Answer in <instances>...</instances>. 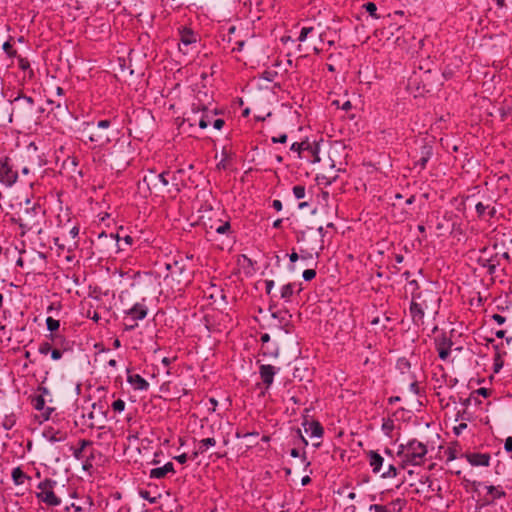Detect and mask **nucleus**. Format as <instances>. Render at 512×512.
<instances>
[{"mask_svg":"<svg viewBox=\"0 0 512 512\" xmlns=\"http://www.w3.org/2000/svg\"><path fill=\"white\" fill-rule=\"evenodd\" d=\"M427 446L416 440H409L406 444H400L397 455L402 460V466H419L425 461Z\"/></svg>","mask_w":512,"mask_h":512,"instance_id":"obj_1","label":"nucleus"},{"mask_svg":"<svg viewBox=\"0 0 512 512\" xmlns=\"http://www.w3.org/2000/svg\"><path fill=\"white\" fill-rule=\"evenodd\" d=\"M43 219V211L40 206L33 205L32 207L24 208L15 220L18 223L21 234L25 235L28 232H35L40 234L42 231L41 221Z\"/></svg>","mask_w":512,"mask_h":512,"instance_id":"obj_2","label":"nucleus"},{"mask_svg":"<svg viewBox=\"0 0 512 512\" xmlns=\"http://www.w3.org/2000/svg\"><path fill=\"white\" fill-rule=\"evenodd\" d=\"M10 102L13 105L10 121L14 115L23 120H31L36 113L43 112L42 108L36 109L35 101L31 96L19 93Z\"/></svg>","mask_w":512,"mask_h":512,"instance_id":"obj_3","label":"nucleus"},{"mask_svg":"<svg viewBox=\"0 0 512 512\" xmlns=\"http://www.w3.org/2000/svg\"><path fill=\"white\" fill-rule=\"evenodd\" d=\"M111 126L110 120H100L93 126L91 123H86L85 130L90 129L88 139L91 142H94L99 147H104L111 142V138L108 132L109 127Z\"/></svg>","mask_w":512,"mask_h":512,"instance_id":"obj_4","label":"nucleus"},{"mask_svg":"<svg viewBox=\"0 0 512 512\" xmlns=\"http://www.w3.org/2000/svg\"><path fill=\"white\" fill-rule=\"evenodd\" d=\"M57 482L53 479L46 478L37 485L39 492L36 497L47 506L55 507L61 504V499L54 493Z\"/></svg>","mask_w":512,"mask_h":512,"instance_id":"obj_5","label":"nucleus"},{"mask_svg":"<svg viewBox=\"0 0 512 512\" xmlns=\"http://www.w3.org/2000/svg\"><path fill=\"white\" fill-rule=\"evenodd\" d=\"M412 296H415L417 303L420 305V307L423 308V310L426 311V313L437 314L440 304V297L435 291L425 290L417 293L413 292Z\"/></svg>","mask_w":512,"mask_h":512,"instance_id":"obj_6","label":"nucleus"},{"mask_svg":"<svg viewBox=\"0 0 512 512\" xmlns=\"http://www.w3.org/2000/svg\"><path fill=\"white\" fill-rule=\"evenodd\" d=\"M165 268L168 273L165 275V280L171 279L178 285H186L190 282L189 274L182 261H173L166 263Z\"/></svg>","mask_w":512,"mask_h":512,"instance_id":"obj_7","label":"nucleus"},{"mask_svg":"<svg viewBox=\"0 0 512 512\" xmlns=\"http://www.w3.org/2000/svg\"><path fill=\"white\" fill-rule=\"evenodd\" d=\"M18 179V173L8 157L0 158V183L6 187H12Z\"/></svg>","mask_w":512,"mask_h":512,"instance_id":"obj_8","label":"nucleus"},{"mask_svg":"<svg viewBox=\"0 0 512 512\" xmlns=\"http://www.w3.org/2000/svg\"><path fill=\"white\" fill-rule=\"evenodd\" d=\"M477 216L480 219L490 220L497 216V202L491 197H487L484 201H480L475 205Z\"/></svg>","mask_w":512,"mask_h":512,"instance_id":"obj_9","label":"nucleus"},{"mask_svg":"<svg viewBox=\"0 0 512 512\" xmlns=\"http://www.w3.org/2000/svg\"><path fill=\"white\" fill-rule=\"evenodd\" d=\"M142 182L149 190L166 187L169 184V181L166 178V172L156 174L153 171H150L149 174L145 175Z\"/></svg>","mask_w":512,"mask_h":512,"instance_id":"obj_10","label":"nucleus"},{"mask_svg":"<svg viewBox=\"0 0 512 512\" xmlns=\"http://www.w3.org/2000/svg\"><path fill=\"white\" fill-rule=\"evenodd\" d=\"M280 368H277L270 364H261L259 366V375L265 385V389L268 390L274 382L275 375L279 372Z\"/></svg>","mask_w":512,"mask_h":512,"instance_id":"obj_11","label":"nucleus"},{"mask_svg":"<svg viewBox=\"0 0 512 512\" xmlns=\"http://www.w3.org/2000/svg\"><path fill=\"white\" fill-rule=\"evenodd\" d=\"M472 466L487 467L490 465L491 456L488 453H466L463 455Z\"/></svg>","mask_w":512,"mask_h":512,"instance_id":"obj_12","label":"nucleus"},{"mask_svg":"<svg viewBox=\"0 0 512 512\" xmlns=\"http://www.w3.org/2000/svg\"><path fill=\"white\" fill-rule=\"evenodd\" d=\"M410 315L414 325L422 326L424 324V317L426 315V311L423 310L422 307L417 303L415 296H412L411 304H410Z\"/></svg>","mask_w":512,"mask_h":512,"instance_id":"obj_13","label":"nucleus"},{"mask_svg":"<svg viewBox=\"0 0 512 512\" xmlns=\"http://www.w3.org/2000/svg\"><path fill=\"white\" fill-rule=\"evenodd\" d=\"M272 317L278 320V327L285 331V333H290V318L291 315L286 311H277L272 313Z\"/></svg>","mask_w":512,"mask_h":512,"instance_id":"obj_14","label":"nucleus"},{"mask_svg":"<svg viewBox=\"0 0 512 512\" xmlns=\"http://www.w3.org/2000/svg\"><path fill=\"white\" fill-rule=\"evenodd\" d=\"M127 382L135 390L146 391L149 388V383L139 374H129Z\"/></svg>","mask_w":512,"mask_h":512,"instance_id":"obj_15","label":"nucleus"},{"mask_svg":"<svg viewBox=\"0 0 512 512\" xmlns=\"http://www.w3.org/2000/svg\"><path fill=\"white\" fill-rule=\"evenodd\" d=\"M174 472V465L172 462H167L162 467L153 468L150 470L149 477L152 479L164 478L168 473Z\"/></svg>","mask_w":512,"mask_h":512,"instance_id":"obj_16","label":"nucleus"},{"mask_svg":"<svg viewBox=\"0 0 512 512\" xmlns=\"http://www.w3.org/2000/svg\"><path fill=\"white\" fill-rule=\"evenodd\" d=\"M367 457L369 460V465L372 468V471L374 473H379L383 466L384 458L379 453L373 450H370L367 453Z\"/></svg>","mask_w":512,"mask_h":512,"instance_id":"obj_17","label":"nucleus"},{"mask_svg":"<svg viewBox=\"0 0 512 512\" xmlns=\"http://www.w3.org/2000/svg\"><path fill=\"white\" fill-rule=\"evenodd\" d=\"M147 311L148 310L145 305L136 303L127 311V314L131 317L132 320L139 321L146 317Z\"/></svg>","mask_w":512,"mask_h":512,"instance_id":"obj_18","label":"nucleus"},{"mask_svg":"<svg viewBox=\"0 0 512 512\" xmlns=\"http://www.w3.org/2000/svg\"><path fill=\"white\" fill-rule=\"evenodd\" d=\"M33 407L38 411H43V416L45 420L49 419L50 413L53 411L52 408L45 407V399L41 395L33 399Z\"/></svg>","mask_w":512,"mask_h":512,"instance_id":"obj_19","label":"nucleus"},{"mask_svg":"<svg viewBox=\"0 0 512 512\" xmlns=\"http://www.w3.org/2000/svg\"><path fill=\"white\" fill-rule=\"evenodd\" d=\"M43 437L50 443L62 442L66 439V434L60 431H44Z\"/></svg>","mask_w":512,"mask_h":512,"instance_id":"obj_20","label":"nucleus"},{"mask_svg":"<svg viewBox=\"0 0 512 512\" xmlns=\"http://www.w3.org/2000/svg\"><path fill=\"white\" fill-rule=\"evenodd\" d=\"M487 493L491 495V502L497 499L504 498L506 496L505 491L501 486L487 485L485 486Z\"/></svg>","mask_w":512,"mask_h":512,"instance_id":"obj_21","label":"nucleus"},{"mask_svg":"<svg viewBox=\"0 0 512 512\" xmlns=\"http://www.w3.org/2000/svg\"><path fill=\"white\" fill-rule=\"evenodd\" d=\"M305 431L309 433L310 437L320 438L323 435V428L318 422H311L308 424V428Z\"/></svg>","mask_w":512,"mask_h":512,"instance_id":"obj_22","label":"nucleus"},{"mask_svg":"<svg viewBox=\"0 0 512 512\" xmlns=\"http://www.w3.org/2000/svg\"><path fill=\"white\" fill-rule=\"evenodd\" d=\"M11 477L15 485H22L26 479H29L20 467H15L12 470Z\"/></svg>","mask_w":512,"mask_h":512,"instance_id":"obj_23","label":"nucleus"},{"mask_svg":"<svg viewBox=\"0 0 512 512\" xmlns=\"http://www.w3.org/2000/svg\"><path fill=\"white\" fill-rule=\"evenodd\" d=\"M90 444H91L90 441L82 439L79 442L80 446L78 448L71 447L70 450L72 451L74 458H76L77 460L82 459V457H83L82 453H83L84 449Z\"/></svg>","mask_w":512,"mask_h":512,"instance_id":"obj_24","label":"nucleus"},{"mask_svg":"<svg viewBox=\"0 0 512 512\" xmlns=\"http://www.w3.org/2000/svg\"><path fill=\"white\" fill-rule=\"evenodd\" d=\"M216 445V439L204 438L198 442V448L200 453H205L210 447H214Z\"/></svg>","mask_w":512,"mask_h":512,"instance_id":"obj_25","label":"nucleus"},{"mask_svg":"<svg viewBox=\"0 0 512 512\" xmlns=\"http://www.w3.org/2000/svg\"><path fill=\"white\" fill-rule=\"evenodd\" d=\"M280 297L286 302L290 301L294 293V285L292 283L285 284L281 287Z\"/></svg>","mask_w":512,"mask_h":512,"instance_id":"obj_26","label":"nucleus"},{"mask_svg":"<svg viewBox=\"0 0 512 512\" xmlns=\"http://www.w3.org/2000/svg\"><path fill=\"white\" fill-rule=\"evenodd\" d=\"M451 342L444 340L438 347V354L441 360H446L450 355Z\"/></svg>","mask_w":512,"mask_h":512,"instance_id":"obj_27","label":"nucleus"},{"mask_svg":"<svg viewBox=\"0 0 512 512\" xmlns=\"http://www.w3.org/2000/svg\"><path fill=\"white\" fill-rule=\"evenodd\" d=\"M196 42V37L192 31H183L181 34V44L188 46Z\"/></svg>","mask_w":512,"mask_h":512,"instance_id":"obj_28","label":"nucleus"},{"mask_svg":"<svg viewBox=\"0 0 512 512\" xmlns=\"http://www.w3.org/2000/svg\"><path fill=\"white\" fill-rule=\"evenodd\" d=\"M15 423H16L15 415L14 414H10V415H5L4 416L1 424H2V427L5 430H10V429L13 428Z\"/></svg>","mask_w":512,"mask_h":512,"instance_id":"obj_29","label":"nucleus"},{"mask_svg":"<svg viewBox=\"0 0 512 512\" xmlns=\"http://www.w3.org/2000/svg\"><path fill=\"white\" fill-rule=\"evenodd\" d=\"M215 231L218 234H227L231 231V225L228 221H220V224L215 227Z\"/></svg>","mask_w":512,"mask_h":512,"instance_id":"obj_30","label":"nucleus"},{"mask_svg":"<svg viewBox=\"0 0 512 512\" xmlns=\"http://www.w3.org/2000/svg\"><path fill=\"white\" fill-rule=\"evenodd\" d=\"M406 504V501L405 499H402V498H397L395 500H393L391 503H390V506L392 508H390L392 511H398L400 512L404 506Z\"/></svg>","mask_w":512,"mask_h":512,"instance_id":"obj_31","label":"nucleus"},{"mask_svg":"<svg viewBox=\"0 0 512 512\" xmlns=\"http://www.w3.org/2000/svg\"><path fill=\"white\" fill-rule=\"evenodd\" d=\"M364 9L375 19H378L379 16L376 14L377 6L373 2H367L363 5Z\"/></svg>","mask_w":512,"mask_h":512,"instance_id":"obj_32","label":"nucleus"},{"mask_svg":"<svg viewBox=\"0 0 512 512\" xmlns=\"http://www.w3.org/2000/svg\"><path fill=\"white\" fill-rule=\"evenodd\" d=\"M290 455L291 457L293 458H298L300 457L301 458V462L302 464L305 466V467H308L310 465V462L307 460L306 456L303 454L301 455L299 450L296 449V448H293L291 451H290Z\"/></svg>","mask_w":512,"mask_h":512,"instance_id":"obj_33","label":"nucleus"},{"mask_svg":"<svg viewBox=\"0 0 512 512\" xmlns=\"http://www.w3.org/2000/svg\"><path fill=\"white\" fill-rule=\"evenodd\" d=\"M46 325H47V329L49 331L53 332V331L58 330L60 323H59V320H56L52 317H48L46 319Z\"/></svg>","mask_w":512,"mask_h":512,"instance_id":"obj_34","label":"nucleus"},{"mask_svg":"<svg viewBox=\"0 0 512 512\" xmlns=\"http://www.w3.org/2000/svg\"><path fill=\"white\" fill-rule=\"evenodd\" d=\"M293 194L296 199H303L305 197L306 191L305 187L302 185H296L293 187Z\"/></svg>","mask_w":512,"mask_h":512,"instance_id":"obj_35","label":"nucleus"},{"mask_svg":"<svg viewBox=\"0 0 512 512\" xmlns=\"http://www.w3.org/2000/svg\"><path fill=\"white\" fill-rule=\"evenodd\" d=\"M314 31V28L313 27H302L301 31H300V35L298 37V41L299 42H304L306 41L308 35L310 33H312Z\"/></svg>","mask_w":512,"mask_h":512,"instance_id":"obj_36","label":"nucleus"},{"mask_svg":"<svg viewBox=\"0 0 512 512\" xmlns=\"http://www.w3.org/2000/svg\"><path fill=\"white\" fill-rule=\"evenodd\" d=\"M125 402L122 399H117L112 403V409L117 412L121 413L125 409Z\"/></svg>","mask_w":512,"mask_h":512,"instance_id":"obj_37","label":"nucleus"},{"mask_svg":"<svg viewBox=\"0 0 512 512\" xmlns=\"http://www.w3.org/2000/svg\"><path fill=\"white\" fill-rule=\"evenodd\" d=\"M369 511L373 512H392V510L384 505L372 504L369 506Z\"/></svg>","mask_w":512,"mask_h":512,"instance_id":"obj_38","label":"nucleus"},{"mask_svg":"<svg viewBox=\"0 0 512 512\" xmlns=\"http://www.w3.org/2000/svg\"><path fill=\"white\" fill-rule=\"evenodd\" d=\"M425 149H426L425 155L422 156L419 159V161L417 162V164L420 165L421 168H424L426 166V163L428 162L429 158L432 155L430 148H425Z\"/></svg>","mask_w":512,"mask_h":512,"instance_id":"obj_39","label":"nucleus"},{"mask_svg":"<svg viewBox=\"0 0 512 512\" xmlns=\"http://www.w3.org/2000/svg\"><path fill=\"white\" fill-rule=\"evenodd\" d=\"M381 476L382 478H394L397 476V469L394 465H389L387 471H385Z\"/></svg>","mask_w":512,"mask_h":512,"instance_id":"obj_40","label":"nucleus"},{"mask_svg":"<svg viewBox=\"0 0 512 512\" xmlns=\"http://www.w3.org/2000/svg\"><path fill=\"white\" fill-rule=\"evenodd\" d=\"M211 124V120H210V117L209 115L206 113V114H203L198 122V125L201 129H205L207 128L209 125Z\"/></svg>","mask_w":512,"mask_h":512,"instance_id":"obj_41","label":"nucleus"},{"mask_svg":"<svg viewBox=\"0 0 512 512\" xmlns=\"http://www.w3.org/2000/svg\"><path fill=\"white\" fill-rule=\"evenodd\" d=\"M52 350L51 344L48 342H42L38 347V352L42 355H47Z\"/></svg>","mask_w":512,"mask_h":512,"instance_id":"obj_42","label":"nucleus"},{"mask_svg":"<svg viewBox=\"0 0 512 512\" xmlns=\"http://www.w3.org/2000/svg\"><path fill=\"white\" fill-rule=\"evenodd\" d=\"M397 368L404 372L410 368V363L406 358H400L397 361Z\"/></svg>","mask_w":512,"mask_h":512,"instance_id":"obj_43","label":"nucleus"},{"mask_svg":"<svg viewBox=\"0 0 512 512\" xmlns=\"http://www.w3.org/2000/svg\"><path fill=\"white\" fill-rule=\"evenodd\" d=\"M316 276V271L314 269H306L302 273V277L305 281H311Z\"/></svg>","mask_w":512,"mask_h":512,"instance_id":"obj_44","label":"nucleus"},{"mask_svg":"<svg viewBox=\"0 0 512 512\" xmlns=\"http://www.w3.org/2000/svg\"><path fill=\"white\" fill-rule=\"evenodd\" d=\"M117 239H116V245L118 246L119 249H121V245H120V241H124L125 244L127 245H131L132 242H133V238L129 235H126L124 238L120 239L118 236H116Z\"/></svg>","mask_w":512,"mask_h":512,"instance_id":"obj_45","label":"nucleus"},{"mask_svg":"<svg viewBox=\"0 0 512 512\" xmlns=\"http://www.w3.org/2000/svg\"><path fill=\"white\" fill-rule=\"evenodd\" d=\"M271 141L273 143H281V144L286 143L287 135L285 133H283V134H280L279 136H274L271 138Z\"/></svg>","mask_w":512,"mask_h":512,"instance_id":"obj_46","label":"nucleus"},{"mask_svg":"<svg viewBox=\"0 0 512 512\" xmlns=\"http://www.w3.org/2000/svg\"><path fill=\"white\" fill-rule=\"evenodd\" d=\"M466 428L467 424L462 422L453 428L454 434L459 436Z\"/></svg>","mask_w":512,"mask_h":512,"instance_id":"obj_47","label":"nucleus"},{"mask_svg":"<svg viewBox=\"0 0 512 512\" xmlns=\"http://www.w3.org/2000/svg\"><path fill=\"white\" fill-rule=\"evenodd\" d=\"M50 354H51V358L53 360H59L63 356V352L61 350H59V349H52Z\"/></svg>","mask_w":512,"mask_h":512,"instance_id":"obj_48","label":"nucleus"},{"mask_svg":"<svg viewBox=\"0 0 512 512\" xmlns=\"http://www.w3.org/2000/svg\"><path fill=\"white\" fill-rule=\"evenodd\" d=\"M491 317L499 325L504 324L506 321V318L500 314H493Z\"/></svg>","mask_w":512,"mask_h":512,"instance_id":"obj_49","label":"nucleus"},{"mask_svg":"<svg viewBox=\"0 0 512 512\" xmlns=\"http://www.w3.org/2000/svg\"><path fill=\"white\" fill-rule=\"evenodd\" d=\"M504 449L508 453H512V437H508L504 443Z\"/></svg>","mask_w":512,"mask_h":512,"instance_id":"obj_50","label":"nucleus"},{"mask_svg":"<svg viewBox=\"0 0 512 512\" xmlns=\"http://www.w3.org/2000/svg\"><path fill=\"white\" fill-rule=\"evenodd\" d=\"M275 286V282L273 280H265V290L267 294H270L272 289Z\"/></svg>","mask_w":512,"mask_h":512,"instance_id":"obj_51","label":"nucleus"},{"mask_svg":"<svg viewBox=\"0 0 512 512\" xmlns=\"http://www.w3.org/2000/svg\"><path fill=\"white\" fill-rule=\"evenodd\" d=\"M224 123L223 119L218 118L212 122V125L215 129L220 130L224 126Z\"/></svg>","mask_w":512,"mask_h":512,"instance_id":"obj_52","label":"nucleus"},{"mask_svg":"<svg viewBox=\"0 0 512 512\" xmlns=\"http://www.w3.org/2000/svg\"><path fill=\"white\" fill-rule=\"evenodd\" d=\"M19 67H20V69H22V70H27V69H29V68H30V63H29V61H28L27 59H23V58H21V59L19 60Z\"/></svg>","mask_w":512,"mask_h":512,"instance_id":"obj_53","label":"nucleus"},{"mask_svg":"<svg viewBox=\"0 0 512 512\" xmlns=\"http://www.w3.org/2000/svg\"><path fill=\"white\" fill-rule=\"evenodd\" d=\"M140 495H141L142 498L147 499L150 503H155L156 502V498L155 497H153V498L149 497L150 494H149L148 491H141Z\"/></svg>","mask_w":512,"mask_h":512,"instance_id":"obj_54","label":"nucleus"},{"mask_svg":"<svg viewBox=\"0 0 512 512\" xmlns=\"http://www.w3.org/2000/svg\"><path fill=\"white\" fill-rule=\"evenodd\" d=\"M174 459L179 462L180 464L186 463L188 456L187 454L183 453L181 455L175 456Z\"/></svg>","mask_w":512,"mask_h":512,"instance_id":"obj_55","label":"nucleus"},{"mask_svg":"<svg viewBox=\"0 0 512 512\" xmlns=\"http://www.w3.org/2000/svg\"><path fill=\"white\" fill-rule=\"evenodd\" d=\"M393 428V423L388 421V422H385L383 423L382 425V429L383 431H385L386 434H388Z\"/></svg>","mask_w":512,"mask_h":512,"instance_id":"obj_56","label":"nucleus"},{"mask_svg":"<svg viewBox=\"0 0 512 512\" xmlns=\"http://www.w3.org/2000/svg\"><path fill=\"white\" fill-rule=\"evenodd\" d=\"M69 235L72 239H75L79 235V228L77 226H73L69 231Z\"/></svg>","mask_w":512,"mask_h":512,"instance_id":"obj_57","label":"nucleus"},{"mask_svg":"<svg viewBox=\"0 0 512 512\" xmlns=\"http://www.w3.org/2000/svg\"><path fill=\"white\" fill-rule=\"evenodd\" d=\"M272 207L276 210V211H281L282 210V202L278 199H275L273 200L272 202Z\"/></svg>","mask_w":512,"mask_h":512,"instance_id":"obj_58","label":"nucleus"},{"mask_svg":"<svg viewBox=\"0 0 512 512\" xmlns=\"http://www.w3.org/2000/svg\"><path fill=\"white\" fill-rule=\"evenodd\" d=\"M2 48L8 55H12V45L10 44V42L6 41L3 44Z\"/></svg>","mask_w":512,"mask_h":512,"instance_id":"obj_59","label":"nucleus"},{"mask_svg":"<svg viewBox=\"0 0 512 512\" xmlns=\"http://www.w3.org/2000/svg\"><path fill=\"white\" fill-rule=\"evenodd\" d=\"M302 149V144L301 143H298V142H294L291 146H290V150L291 151H294V152H298L300 153Z\"/></svg>","mask_w":512,"mask_h":512,"instance_id":"obj_60","label":"nucleus"},{"mask_svg":"<svg viewBox=\"0 0 512 512\" xmlns=\"http://www.w3.org/2000/svg\"><path fill=\"white\" fill-rule=\"evenodd\" d=\"M447 454H448V456H447L448 461H453L457 458L455 450L449 449Z\"/></svg>","mask_w":512,"mask_h":512,"instance_id":"obj_61","label":"nucleus"},{"mask_svg":"<svg viewBox=\"0 0 512 512\" xmlns=\"http://www.w3.org/2000/svg\"><path fill=\"white\" fill-rule=\"evenodd\" d=\"M273 75H274V73H273V72L265 71V72L263 73L262 78H263V79H265V80H267V81H269V82H271V81L273 80Z\"/></svg>","mask_w":512,"mask_h":512,"instance_id":"obj_62","label":"nucleus"},{"mask_svg":"<svg viewBox=\"0 0 512 512\" xmlns=\"http://www.w3.org/2000/svg\"><path fill=\"white\" fill-rule=\"evenodd\" d=\"M70 507L73 508L75 512H83V511H85V507H83L81 505H78L76 503H72Z\"/></svg>","mask_w":512,"mask_h":512,"instance_id":"obj_63","label":"nucleus"},{"mask_svg":"<svg viewBox=\"0 0 512 512\" xmlns=\"http://www.w3.org/2000/svg\"><path fill=\"white\" fill-rule=\"evenodd\" d=\"M299 258L300 256L296 252H292L291 254H289V259L291 263H295Z\"/></svg>","mask_w":512,"mask_h":512,"instance_id":"obj_64","label":"nucleus"}]
</instances>
